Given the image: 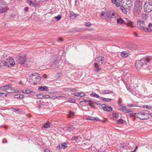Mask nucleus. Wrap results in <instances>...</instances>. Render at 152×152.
<instances>
[{"instance_id":"f257e3e1","label":"nucleus","mask_w":152,"mask_h":152,"mask_svg":"<svg viewBox=\"0 0 152 152\" xmlns=\"http://www.w3.org/2000/svg\"><path fill=\"white\" fill-rule=\"evenodd\" d=\"M139 64L141 66H147V69L150 72L152 73V56H148L140 59Z\"/></svg>"},{"instance_id":"f03ea898","label":"nucleus","mask_w":152,"mask_h":152,"mask_svg":"<svg viewBox=\"0 0 152 152\" xmlns=\"http://www.w3.org/2000/svg\"><path fill=\"white\" fill-rule=\"evenodd\" d=\"M41 77L38 73H34L30 76L29 82L32 85H37L40 82Z\"/></svg>"},{"instance_id":"7ed1b4c3","label":"nucleus","mask_w":152,"mask_h":152,"mask_svg":"<svg viewBox=\"0 0 152 152\" xmlns=\"http://www.w3.org/2000/svg\"><path fill=\"white\" fill-rule=\"evenodd\" d=\"M115 15V13L112 11L108 10L106 12L102 11L100 14L101 17H104V19L107 20L111 19Z\"/></svg>"},{"instance_id":"20e7f679","label":"nucleus","mask_w":152,"mask_h":152,"mask_svg":"<svg viewBox=\"0 0 152 152\" xmlns=\"http://www.w3.org/2000/svg\"><path fill=\"white\" fill-rule=\"evenodd\" d=\"M142 8V3L141 1L137 0L135 2L134 9L136 11H140Z\"/></svg>"},{"instance_id":"39448f33","label":"nucleus","mask_w":152,"mask_h":152,"mask_svg":"<svg viewBox=\"0 0 152 152\" xmlns=\"http://www.w3.org/2000/svg\"><path fill=\"white\" fill-rule=\"evenodd\" d=\"M145 12L150 13L152 11V2H145L143 5Z\"/></svg>"},{"instance_id":"423d86ee","label":"nucleus","mask_w":152,"mask_h":152,"mask_svg":"<svg viewBox=\"0 0 152 152\" xmlns=\"http://www.w3.org/2000/svg\"><path fill=\"white\" fill-rule=\"evenodd\" d=\"M135 116L141 120H146L149 118L147 113L139 112L135 113Z\"/></svg>"},{"instance_id":"0eeeda50","label":"nucleus","mask_w":152,"mask_h":152,"mask_svg":"<svg viewBox=\"0 0 152 152\" xmlns=\"http://www.w3.org/2000/svg\"><path fill=\"white\" fill-rule=\"evenodd\" d=\"M0 89L1 90L6 91L8 93L13 92V90L12 89V85L11 84L6 85L2 86Z\"/></svg>"},{"instance_id":"6e6552de","label":"nucleus","mask_w":152,"mask_h":152,"mask_svg":"<svg viewBox=\"0 0 152 152\" xmlns=\"http://www.w3.org/2000/svg\"><path fill=\"white\" fill-rule=\"evenodd\" d=\"M96 62L94 64V66L97 68V66H100L102 65L104 62V58L101 56L97 57L95 59Z\"/></svg>"},{"instance_id":"1a4fd4ad","label":"nucleus","mask_w":152,"mask_h":152,"mask_svg":"<svg viewBox=\"0 0 152 152\" xmlns=\"http://www.w3.org/2000/svg\"><path fill=\"white\" fill-rule=\"evenodd\" d=\"M19 63L21 64H24L26 61V57L25 56H20L18 57Z\"/></svg>"},{"instance_id":"9d476101","label":"nucleus","mask_w":152,"mask_h":152,"mask_svg":"<svg viewBox=\"0 0 152 152\" xmlns=\"http://www.w3.org/2000/svg\"><path fill=\"white\" fill-rule=\"evenodd\" d=\"M102 107L103 109L105 111L110 112L113 110L111 107L107 106L106 104H102Z\"/></svg>"},{"instance_id":"9b49d317","label":"nucleus","mask_w":152,"mask_h":152,"mask_svg":"<svg viewBox=\"0 0 152 152\" xmlns=\"http://www.w3.org/2000/svg\"><path fill=\"white\" fill-rule=\"evenodd\" d=\"M86 120H90L91 121H102V122H104L105 121H102L100 120L97 117H94L92 116H89L87 117L86 118Z\"/></svg>"},{"instance_id":"f8f14e48","label":"nucleus","mask_w":152,"mask_h":152,"mask_svg":"<svg viewBox=\"0 0 152 152\" xmlns=\"http://www.w3.org/2000/svg\"><path fill=\"white\" fill-rule=\"evenodd\" d=\"M137 24L140 26V27L139 28L140 29V28H142L145 26L144 22L142 20H137Z\"/></svg>"},{"instance_id":"ddd939ff","label":"nucleus","mask_w":152,"mask_h":152,"mask_svg":"<svg viewBox=\"0 0 152 152\" xmlns=\"http://www.w3.org/2000/svg\"><path fill=\"white\" fill-rule=\"evenodd\" d=\"M3 64L4 66H8L9 67H11L10 64H9V61L8 58H5L3 61Z\"/></svg>"},{"instance_id":"4468645a","label":"nucleus","mask_w":152,"mask_h":152,"mask_svg":"<svg viewBox=\"0 0 152 152\" xmlns=\"http://www.w3.org/2000/svg\"><path fill=\"white\" fill-rule=\"evenodd\" d=\"M120 106L121 107V108L119 109V110L123 111H126L127 113H129L131 112L130 110L127 109L126 106L122 105Z\"/></svg>"},{"instance_id":"2eb2a0df","label":"nucleus","mask_w":152,"mask_h":152,"mask_svg":"<svg viewBox=\"0 0 152 152\" xmlns=\"http://www.w3.org/2000/svg\"><path fill=\"white\" fill-rule=\"evenodd\" d=\"M8 59L9 61V64H10V66H11V67L13 66L15 64L14 59L12 57H10Z\"/></svg>"},{"instance_id":"dca6fc26","label":"nucleus","mask_w":152,"mask_h":152,"mask_svg":"<svg viewBox=\"0 0 152 152\" xmlns=\"http://www.w3.org/2000/svg\"><path fill=\"white\" fill-rule=\"evenodd\" d=\"M38 89L39 91H47L48 90V88L46 86H40L38 87Z\"/></svg>"},{"instance_id":"f3484780","label":"nucleus","mask_w":152,"mask_h":152,"mask_svg":"<svg viewBox=\"0 0 152 152\" xmlns=\"http://www.w3.org/2000/svg\"><path fill=\"white\" fill-rule=\"evenodd\" d=\"M132 1H129L126 2V6L129 9L131 8L133 6V4L132 2Z\"/></svg>"},{"instance_id":"a211bd4d","label":"nucleus","mask_w":152,"mask_h":152,"mask_svg":"<svg viewBox=\"0 0 152 152\" xmlns=\"http://www.w3.org/2000/svg\"><path fill=\"white\" fill-rule=\"evenodd\" d=\"M102 93L105 94H112L114 93V92L113 91L108 90H102Z\"/></svg>"},{"instance_id":"6ab92c4d","label":"nucleus","mask_w":152,"mask_h":152,"mask_svg":"<svg viewBox=\"0 0 152 152\" xmlns=\"http://www.w3.org/2000/svg\"><path fill=\"white\" fill-rule=\"evenodd\" d=\"M27 2L30 6L35 7L36 6L35 3L33 1L31 0H27Z\"/></svg>"},{"instance_id":"aec40b11","label":"nucleus","mask_w":152,"mask_h":152,"mask_svg":"<svg viewBox=\"0 0 152 152\" xmlns=\"http://www.w3.org/2000/svg\"><path fill=\"white\" fill-rule=\"evenodd\" d=\"M91 101L92 102H90L88 103V104L90 106H92V104H96V105H100L102 106V104H101V103H99L97 102L96 101H93L91 100Z\"/></svg>"},{"instance_id":"412c9836","label":"nucleus","mask_w":152,"mask_h":152,"mask_svg":"<svg viewBox=\"0 0 152 152\" xmlns=\"http://www.w3.org/2000/svg\"><path fill=\"white\" fill-rule=\"evenodd\" d=\"M8 9L9 8L7 6L5 7H3L0 9V13H3Z\"/></svg>"},{"instance_id":"4be33fe9","label":"nucleus","mask_w":152,"mask_h":152,"mask_svg":"<svg viewBox=\"0 0 152 152\" xmlns=\"http://www.w3.org/2000/svg\"><path fill=\"white\" fill-rule=\"evenodd\" d=\"M128 53L126 51H123L121 53V56L123 58H126L128 56Z\"/></svg>"},{"instance_id":"5701e85b","label":"nucleus","mask_w":152,"mask_h":152,"mask_svg":"<svg viewBox=\"0 0 152 152\" xmlns=\"http://www.w3.org/2000/svg\"><path fill=\"white\" fill-rule=\"evenodd\" d=\"M30 93H31L33 95H34L35 94V92L32 91H31L29 89H26L25 91V94H29Z\"/></svg>"},{"instance_id":"b1692460","label":"nucleus","mask_w":152,"mask_h":152,"mask_svg":"<svg viewBox=\"0 0 152 152\" xmlns=\"http://www.w3.org/2000/svg\"><path fill=\"white\" fill-rule=\"evenodd\" d=\"M83 100L81 101L80 102H88V103L90 102H92L91 101V100H89L86 97H84L83 98Z\"/></svg>"},{"instance_id":"393cba45","label":"nucleus","mask_w":152,"mask_h":152,"mask_svg":"<svg viewBox=\"0 0 152 152\" xmlns=\"http://www.w3.org/2000/svg\"><path fill=\"white\" fill-rule=\"evenodd\" d=\"M70 17L72 18V19H74L75 18L77 17V16L78 15L75 14L74 12H72L70 14Z\"/></svg>"},{"instance_id":"a878e982","label":"nucleus","mask_w":152,"mask_h":152,"mask_svg":"<svg viewBox=\"0 0 152 152\" xmlns=\"http://www.w3.org/2000/svg\"><path fill=\"white\" fill-rule=\"evenodd\" d=\"M117 22L118 24H121L125 23V21L122 19L120 18L117 19Z\"/></svg>"},{"instance_id":"bb28decb","label":"nucleus","mask_w":152,"mask_h":152,"mask_svg":"<svg viewBox=\"0 0 152 152\" xmlns=\"http://www.w3.org/2000/svg\"><path fill=\"white\" fill-rule=\"evenodd\" d=\"M67 147V145L66 142H64L61 144V148L62 149L66 148Z\"/></svg>"},{"instance_id":"cd10ccee","label":"nucleus","mask_w":152,"mask_h":152,"mask_svg":"<svg viewBox=\"0 0 152 152\" xmlns=\"http://www.w3.org/2000/svg\"><path fill=\"white\" fill-rule=\"evenodd\" d=\"M119 113L116 112H113V116L114 118L115 119H117L119 117Z\"/></svg>"},{"instance_id":"c85d7f7f","label":"nucleus","mask_w":152,"mask_h":152,"mask_svg":"<svg viewBox=\"0 0 152 152\" xmlns=\"http://www.w3.org/2000/svg\"><path fill=\"white\" fill-rule=\"evenodd\" d=\"M5 4L4 0H0V9L3 7Z\"/></svg>"},{"instance_id":"c756f323","label":"nucleus","mask_w":152,"mask_h":152,"mask_svg":"<svg viewBox=\"0 0 152 152\" xmlns=\"http://www.w3.org/2000/svg\"><path fill=\"white\" fill-rule=\"evenodd\" d=\"M75 115V113L72 111L71 110H69L68 112V116L69 117H72Z\"/></svg>"},{"instance_id":"7c9ffc66","label":"nucleus","mask_w":152,"mask_h":152,"mask_svg":"<svg viewBox=\"0 0 152 152\" xmlns=\"http://www.w3.org/2000/svg\"><path fill=\"white\" fill-rule=\"evenodd\" d=\"M91 96L92 97H95L96 98H99V95L94 92H93L91 94Z\"/></svg>"},{"instance_id":"2f4dec72","label":"nucleus","mask_w":152,"mask_h":152,"mask_svg":"<svg viewBox=\"0 0 152 152\" xmlns=\"http://www.w3.org/2000/svg\"><path fill=\"white\" fill-rule=\"evenodd\" d=\"M141 17L143 19L146 20L148 18V15L145 13H143L141 15Z\"/></svg>"},{"instance_id":"473e14b6","label":"nucleus","mask_w":152,"mask_h":152,"mask_svg":"<svg viewBox=\"0 0 152 152\" xmlns=\"http://www.w3.org/2000/svg\"><path fill=\"white\" fill-rule=\"evenodd\" d=\"M74 129V128L73 126H71L68 127L66 131L68 132L73 131Z\"/></svg>"},{"instance_id":"72a5a7b5","label":"nucleus","mask_w":152,"mask_h":152,"mask_svg":"<svg viewBox=\"0 0 152 152\" xmlns=\"http://www.w3.org/2000/svg\"><path fill=\"white\" fill-rule=\"evenodd\" d=\"M117 123L118 124H122L124 123V120L122 119H119L117 121Z\"/></svg>"},{"instance_id":"f704fd0d","label":"nucleus","mask_w":152,"mask_h":152,"mask_svg":"<svg viewBox=\"0 0 152 152\" xmlns=\"http://www.w3.org/2000/svg\"><path fill=\"white\" fill-rule=\"evenodd\" d=\"M43 126L44 128H48L50 127V123H45L43 125Z\"/></svg>"},{"instance_id":"c9c22d12","label":"nucleus","mask_w":152,"mask_h":152,"mask_svg":"<svg viewBox=\"0 0 152 152\" xmlns=\"http://www.w3.org/2000/svg\"><path fill=\"white\" fill-rule=\"evenodd\" d=\"M120 9L121 11L124 12V13L126 14L127 13V11L125 8L123 6H121Z\"/></svg>"},{"instance_id":"e433bc0d","label":"nucleus","mask_w":152,"mask_h":152,"mask_svg":"<svg viewBox=\"0 0 152 152\" xmlns=\"http://www.w3.org/2000/svg\"><path fill=\"white\" fill-rule=\"evenodd\" d=\"M61 18V15H58L57 16L54 17V18L56 19L57 21L60 20Z\"/></svg>"},{"instance_id":"4c0bfd02","label":"nucleus","mask_w":152,"mask_h":152,"mask_svg":"<svg viewBox=\"0 0 152 152\" xmlns=\"http://www.w3.org/2000/svg\"><path fill=\"white\" fill-rule=\"evenodd\" d=\"M140 30L142 31H145L146 32L148 30V29L147 27H145V26H144L142 28H140Z\"/></svg>"},{"instance_id":"58836bf2","label":"nucleus","mask_w":152,"mask_h":152,"mask_svg":"<svg viewBox=\"0 0 152 152\" xmlns=\"http://www.w3.org/2000/svg\"><path fill=\"white\" fill-rule=\"evenodd\" d=\"M112 99L110 98H104V101L106 102H109L111 101Z\"/></svg>"},{"instance_id":"ea45409f","label":"nucleus","mask_w":152,"mask_h":152,"mask_svg":"<svg viewBox=\"0 0 152 152\" xmlns=\"http://www.w3.org/2000/svg\"><path fill=\"white\" fill-rule=\"evenodd\" d=\"M128 106L129 107H137V106L135 104H128Z\"/></svg>"},{"instance_id":"a19ab883","label":"nucleus","mask_w":152,"mask_h":152,"mask_svg":"<svg viewBox=\"0 0 152 152\" xmlns=\"http://www.w3.org/2000/svg\"><path fill=\"white\" fill-rule=\"evenodd\" d=\"M37 96L38 98L42 99L43 98V95L42 94H38Z\"/></svg>"},{"instance_id":"79ce46f5","label":"nucleus","mask_w":152,"mask_h":152,"mask_svg":"<svg viewBox=\"0 0 152 152\" xmlns=\"http://www.w3.org/2000/svg\"><path fill=\"white\" fill-rule=\"evenodd\" d=\"M75 88H70V89H66V90H65V91H75Z\"/></svg>"},{"instance_id":"37998d69","label":"nucleus","mask_w":152,"mask_h":152,"mask_svg":"<svg viewBox=\"0 0 152 152\" xmlns=\"http://www.w3.org/2000/svg\"><path fill=\"white\" fill-rule=\"evenodd\" d=\"M85 95V94L84 93L82 92L79 93V96L83 97Z\"/></svg>"},{"instance_id":"c03bdc74","label":"nucleus","mask_w":152,"mask_h":152,"mask_svg":"<svg viewBox=\"0 0 152 152\" xmlns=\"http://www.w3.org/2000/svg\"><path fill=\"white\" fill-rule=\"evenodd\" d=\"M115 5L117 7H120V6L121 7V4L120 3L117 2L116 1V3H115Z\"/></svg>"},{"instance_id":"a18cd8bd","label":"nucleus","mask_w":152,"mask_h":152,"mask_svg":"<svg viewBox=\"0 0 152 152\" xmlns=\"http://www.w3.org/2000/svg\"><path fill=\"white\" fill-rule=\"evenodd\" d=\"M80 137L76 136H74V137H73L72 138L74 140H75L76 141H77L79 140V139H78L79 138H80Z\"/></svg>"},{"instance_id":"49530a36","label":"nucleus","mask_w":152,"mask_h":152,"mask_svg":"<svg viewBox=\"0 0 152 152\" xmlns=\"http://www.w3.org/2000/svg\"><path fill=\"white\" fill-rule=\"evenodd\" d=\"M57 99H58V100H60L61 99H64L65 98V96H57Z\"/></svg>"},{"instance_id":"de8ad7c7","label":"nucleus","mask_w":152,"mask_h":152,"mask_svg":"<svg viewBox=\"0 0 152 152\" xmlns=\"http://www.w3.org/2000/svg\"><path fill=\"white\" fill-rule=\"evenodd\" d=\"M58 63V61L57 59H55L52 62V64L54 65Z\"/></svg>"},{"instance_id":"09e8293b","label":"nucleus","mask_w":152,"mask_h":152,"mask_svg":"<svg viewBox=\"0 0 152 152\" xmlns=\"http://www.w3.org/2000/svg\"><path fill=\"white\" fill-rule=\"evenodd\" d=\"M50 97V96L49 95H43V98L44 99H48Z\"/></svg>"},{"instance_id":"8fccbe9b","label":"nucleus","mask_w":152,"mask_h":152,"mask_svg":"<svg viewBox=\"0 0 152 152\" xmlns=\"http://www.w3.org/2000/svg\"><path fill=\"white\" fill-rule=\"evenodd\" d=\"M69 102L71 103H74L75 102V100L73 99H69Z\"/></svg>"},{"instance_id":"3c124183","label":"nucleus","mask_w":152,"mask_h":152,"mask_svg":"<svg viewBox=\"0 0 152 152\" xmlns=\"http://www.w3.org/2000/svg\"><path fill=\"white\" fill-rule=\"evenodd\" d=\"M127 90L129 91L131 93L133 92V91L134 90L132 89L129 88V87H128L127 88Z\"/></svg>"},{"instance_id":"603ef678","label":"nucleus","mask_w":152,"mask_h":152,"mask_svg":"<svg viewBox=\"0 0 152 152\" xmlns=\"http://www.w3.org/2000/svg\"><path fill=\"white\" fill-rule=\"evenodd\" d=\"M19 98L22 99L24 97V95L23 94H19Z\"/></svg>"},{"instance_id":"864d4df0","label":"nucleus","mask_w":152,"mask_h":152,"mask_svg":"<svg viewBox=\"0 0 152 152\" xmlns=\"http://www.w3.org/2000/svg\"><path fill=\"white\" fill-rule=\"evenodd\" d=\"M91 23H86L85 24V26L87 27H90L91 26Z\"/></svg>"},{"instance_id":"5fc2aeb1","label":"nucleus","mask_w":152,"mask_h":152,"mask_svg":"<svg viewBox=\"0 0 152 152\" xmlns=\"http://www.w3.org/2000/svg\"><path fill=\"white\" fill-rule=\"evenodd\" d=\"M19 94L14 95V97L15 98H17V99L19 98Z\"/></svg>"},{"instance_id":"6e6d98bb","label":"nucleus","mask_w":152,"mask_h":152,"mask_svg":"<svg viewBox=\"0 0 152 152\" xmlns=\"http://www.w3.org/2000/svg\"><path fill=\"white\" fill-rule=\"evenodd\" d=\"M63 41V39H62V38L60 37V38H58V42H62Z\"/></svg>"},{"instance_id":"4d7b16f0","label":"nucleus","mask_w":152,"mask_h":152,"mask_svg":"<svg viewBox=\"0 0 152 152\" xmlns=\"http://www.w3.org/2000/svg\"><path fill=\"white\" fill-rule=\"evenodd\" d=\"M96 69H96L95 70V71L97 73H98L100 71V68H97H97H96Z\"/></svg>"},{"instance_id":"13d9d810","label":"nucleus","mask_w":152,"mask_h":152,"mask_svg":"<svg viewBox=\"0 0 152 152\" xmlns=\"http://www.w3.org/2000/svg\"><path fill=\"white\" fill-rule=\"evenodd\" d=\"M3 94L5 95V96H7V94L5 93H0V96H1Z\"/></svg>"},{"instance_id":"bf43d9fd","label":"nucleus","mask_w":152,"mask_h":152,"mask_svg":"<svg viewBox=\"0 0 152 152\" xmlns=\"http://www.w3.org/2000/svg\"><path fill=\"white\" fill-rule=\"evenodd\" d=\"M57 96H53L52 97V98L53 99H57Z\"/></svg>"},{"instance_id":"052dcab7","label":"nucleus","mask_w":152,"mask_h":152,"mask_svg":"<svg viewBox=\"0 0 152 152\" xmlns=\"http://www.w3.org/2000/svg\"><path fill=\"white\" fill-rule=\"evenodd\" d=\"M131 93L134 95H136V91H135L133 90Z\"/></svg>"},{"instance_id":"680f3d73","label":"nucleus","mask_w":152,"mask_h":152,"mask_svg":"<svg viewBox=\"0 0 152 152\" xmlns=\"http://www.w3.org/2000/svg\"><path fill=\"white\" fill-rule=\"evenodd\" d=\"M73 95L75 96H79V93H75L73 94Z\"/></svg>"},{"instance_id":"e2e57ef3","label":"nucleus","mask_w":152,"mask_h":152,"mask_svg":"<svg viewBox=\"0 0 152 152\" xmlns=\"http://www.w3.org/2000/svg\"><path fill=\"white\" fill-rule=\"evenodd\" d=\"M28 9V8L27 7H25L24 9V10L25 12H27Z\"/></svg>"},{"instance_id":"0e129e2a","label":"nucleus","mask_w":152,"mask_h":152,"mask_svg":"<svg viewBox=\"0 0 152 152\" xmlns=\"http://www.w3.org/2000/svg\"><path fill=\"white\" fill-rule=\"evenodd\" d=\"M148 26L149 28H151L152 27V23H150L148 24Z\"/></svg>"},{"instance_id":"69168bd1","label":"nucleus","mask_w":152,"mask_h":152,"mask_svg":"<svg viewBox=\"0 0 152 152\" xmlns=\"http://www.w3.org/2000/svg\"><path fill=\"white\" fill-rule=\"evenodd\" d=\"M12 109H13L12 110L15 112H16L17 111H18V109H15L14 108H12Z\"/></svg>"},{"instance_id":"338daca9","label":"nucleus","mask_w":152,"mask_h":152,"mask_svg":"<svg viewBox=\"0 0 152 152\" xmlns=\"http://www.w3.org/2000/svg\"><path fill=\"white\" fill-rule=\"evenodd\" d=\"M44 152H51L48 149H46L44 151Z\"/></svg>"},{"instance_id":"774afa93","label":"nucleus","mask_w":152,"mask_h":152,"mask_svg":"<svg viewBox=\"0 0 152 152\" xmlns=\"http://www.w3.org/2000/svg\"><path fill=\"white\" fill-rule=\"evenodd\" d=\"M112 3L113 4H115L116 3L117 0H111Z\"/></svg>"}]
</instances>
